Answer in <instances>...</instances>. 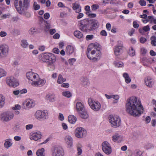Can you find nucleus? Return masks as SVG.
<instances>
[{"label":"nucleus","instance_id":"c756f323","mask_svg":"<svg viewBox=\"0 0 156 156\" xmlns=\"http://www.w3.org/2000/svg\"><path fill=\"white\" fill-rule=\"evenodd\" d=\"M122 139L121 136L118 133H115L112 137V140L114 142L120 140Z\"/></svg>","mask_w":156,"mask_h":156},{"label":"nucleus","instance_id":"2eb2a0df","mask_svg":"<svg viewBox=\"0 0 156 156\" xmlns=\"http://www.w3.org/2000/svg\"><path fill=\"white\" fill-rule=\"evenodd\" d=\"M145 85L149 87H152L154 84V80L150 76H148L144 79Z\"/></svg>","mask_w":156,"mask_h":156},{"label":"nucleus","instance_id":"c03bdc74","mask_svg":"<svg viewBox=\"0 0 156 156\" xmlns=\"http://www.w3.org/2000/svg\"><path fill=\"white\" fill-rule=\"evenodd\" d=\"M145 148L147 150L152 149L154 148L153 145L150 143H147L144 146Z\"/></svg>","mask_w":156,"mask_h":156},{"label":"nucleus","instance_id":"f704fd0d","mask_svg":"<svg viewBox=\"0 0 156 156\" xmlns=\"http://www.w3.org/2000/svg\"><path fill=\"white\" fill-rule=\"evenodd\" d=\"M29 45L27 41L26 40H22L21 41V46L23 48H27L28 47Z\"/></svg>","mask_w":156,"mask_h":156},{"label":"nucleus","instance_id":"dca6fc26","mask_svg":"<svg viewBox=\"0 0 156 156\" xmlns=\"http://www.w3.org/2000/svg\"><path fill=\"white\" fill-rule=\"evenodd\" d=\"M49 55V59L47 61L48 62V66L49 67L50 66H54V63L56 61V57L55 55L51 53H50Z\"/></svg>","mask_w":156,"mask_h":156},{"label":"nucleus","instance_id":"a18cd8bd","mask_svg":"<svg viewBox=\"0 0 156 156\" xmlns=\"http://www.w3.org/2000/svg\"><path fill=\"white\" fill-rule=\"evenodd\" d=\"M6 74V72L3 69H0V77L5 76Z\"/></svg>","mask_w":156,"mask_h":156},{"label":"nucleus","instance_id":"6e6d98bb","mask_svg":"<svg viewBox=\"0 0 156 156\" xmlns=\"http://www.w3.org/2000/svg\"><path fill=\"white\" fill-rule=\"evenodd\" d=\"M139 3L142 6H145L146 5V2L144 0H140L139 1Z\"/></svg>","mask_w":156,"mask_h":156},{"label":"nucleus","instance_id":"13d9d810","mask_svg":"<svg viewBox=\"0 0 156 156\" xmlns=\"http://www.w3.org/2000/svg\"><path fill=\"white\" fill-rule=\"evenodd\" d=\"M111 24L109 23H108L106 24V27L108 31H110L111 30Z\"/></svg>","mask_w":156,"mask_h":156},{"label":"nucleus","instance_id":"0e129e2a","mask_svg":"<svg viewBox=\"0 0 156 156\" xmlns=\"http://www.w3.org/2000/svg\"><path fill=\"white\" fill-rule=\"evenodd\" d=\"M33 127V125L32 124H29L26 126V129L27 130H29L31 129Z\"/></svg>","mask_w":156,"mask_h":156},{"label":"nucleus","instance_id":"7ed1b4c3","mask_svg":"<svg viewBox=\"0 0 156 156\" xmlns=\"http://www.w3.org/2000/svg\"><path fill=\"white\" fill-rule=\"evenodd\" d=\"M87 55L88 58L94 62H97L101 57L100 48L98 44H91L88 46Z\"/></svg>","mask_w":156,"mask_h":156},{"label":"nucleus","instance_id":"c85d7f7f","mask_svg":"<svg viewBox=\"0 0 156 156\" xmlns=\"http://www.w3.org/2000/svg\"><path fill=\"white\" fill-rule=\"evenodd\" d=\"M44 149L42 148L38 150L36 152V154L37 156H45L44 153Z\"/></svg>","mask_w":156,"mask_h":156},{"label":"nucleus","instance_id":"49530a36","mask_svg":"<svg viewBox=\"0 0 156 156\" xmlns=\"http://www.w3.org/2000/svg\"><path fill=\"white\" fill-rule=\"evenodd\" d=\"M37 29L34 28H32L30 29L29 32L31 34H33L34 33L37 32Z\"/></svg>","mask_w":156,"mask_h":156},{"label":"nucleus","instance_id":"58836bf2","mask_svg":"<svg viewBox=\"0 0 156 156\" xmlns=\"http://www.w3.org/2000/svg\"><path fill=\"white\" fill-rule=\"evenodd\" d=\"M114 64L115 66L118 67H122L124 65L123 63L122 62L117 61H114Z\"/></svg>","mask_w":156,"mask_h":156},{"label":"nucleus","instance_id":"5fc2aeb1","mask_svg":"<svg viewBox=\"0 0 156 156\" xmlns=\"http://www.w3.org/2000/svg\"><path fill=\"white\" fill-rule=\"evenodd\" d=\"M21 106L19 105H16L14 107L12 108V109L14 110H20L21 109Z\"/></svg>","mask_w":156,"mask_h":156},{"label":"nucleus","instance_id":"4be33fe9","mask_svg":"<svg viewBox=\"0 0 156 156\" xmlns=\"http://www.w3.org/2000/svg\"><path fill=\"white\" fill-rule=\"evenodd\" d=\"M50 53H45L41 54V60L43 62H47L49 59V55Z\"/></svg>","mask_w":156,"mask_h":156},{"label":"nucleus","instance_id":"0eeeda50","mask_svg":"<svg viewBox=\"0 0 156 156\" xmlns=\"http://www.w3.org/2000/svg\"><path fill=\"white\" fill-rule=\"evenodd\" d=\"M88 102L91 108L94 111H98L100 109L101 105L99 102L94 101L91 98L88 99Z\"/></svg>","mask_w":156,"mask_h":156},{"label":"nucleus","instance_id":"e433bc0d","mask_svg":"<svg viewBox=\"0 0 156 156\" xmlns=\"http://www.w3.org/2000/svg\"><path fill=\"white\" fill-rule=\"evenodd\" d=\"M81 82L82 84L84 85H88L89 84V80L87 78L83 77L81 78Z\"/></svg>","mask_w":156,"mask_h":156},{"label":"nucleus","instance_id":"b1692460","mask_svg":"<svg viewBox=\"0 0 156 156\" xmlns=\"http://www.w3.org/2000/svg\"><path fill=\"white\" fill-rule=\"evenodd\" d=\"M74 51V48L73 46L69 45L67 46L66 50V52L67 54H72Z\"/></svg>","mask_w":156,"mask_h":156},{"label":"nucleus","instance_id":"f3484780","mask_svg":"<svg viewBox=\"0 0 156 156\" xmlns=\"http://www.w3.org/2000/svg\"><path fill=\"white\" fill-rule=\"evenodd\" d=\"M42 135L40 132H34L30 136V139L31 140L37 141L41 138Z\"/></svg>","mask_w":156,"mask_h":156},{"label":"nucleus","instance_id":"a19ab883","mask_svg":"<svg viewBox=\"0 0 156 156\" xmlns=\"http://www.w3.org/2000/svg\"><path fill=\"white\" fill-rule=\"evenodd\" d=\"M151 43L154 46H156V37L155 36H151Z\"/></svg>","mask_w":156,"mask_h":156},{"label":"nucleus","instance_id":"39448f33","mask_svg":"<svg viewBox=\"0 0 156 156\" xmlns=\"http://www.w3.org/2000/svg\"><path fill=\"white\" fill-rule=\"evenodd\" d=\"M35 118L38 120H44L48 117V112L46 110H37L34 114Z\"/></svg>","mask_w":156,"mask_h":156},{"label":"nucleus","instance_id":"09e8293b","mask_svg":"<svg viewBox=\"0 0 156 156\" xmlns=\"http://www.w3.org/2000/svg\"><path fill=\"white\" fill-rule=\"evenodd\" d=\"M33 6L35 10H38L40 8V6L39 5L37 4V3L36 2H34Z\"/></svg>","mask_w":156,"mask_h":156},{"label":"nucleus","instance_id":"423d86ee","mask_svg":"<svg viewBox=\"0 0 156 156\" xmlns=\"http://www.w3.org/2000/svg\"><path fill=\"white\" fill-rule=\"evenodd\" d=\"M109 119L112 126L116 128L120 126L121 120L119 116L110 115L109 116Z\"/></svg>","mask_w":156,"mask_h":156},{"label":"nucleus","instance_id":"bf43d9fd","mask_svg":"<svg viewBox=\"0 0 156 156\" xmlns=\"http://www.w3.org/2000/svg\"><path fill=\"white\" fill-rule=\"evenodd\" d=\"M7 33L4 31H1L0 32V36L2 37H3L6 36Z\"/></svg>","mask_w":156,"mask_h":156},{"label":"nucleus","instance_id":"052dcab7","mask_svg":"<svg viewBox=\"0 0 156 156\" xmlns=\"http://www.w3.org/2000/svg\"><path fill=\"white\" fill-rule=\"evenodd\" d=\"M69 84L68 83H63L61 85V87H64L65 88H68L69 87Z\"/></svg>","mask_w":156,"mask_h":156},{"label":"nucleus","instance_id":"a211bd4d","mask_svg":"<svg viewBox=\"0 0 156 156\" xmlns=\"http://www.w3.org/2000/svg\"><path fill=\"white\" fill-rule=\"evenodd\" d=\"M76 108L78 112L83 110L84 108V105L81 102L78 101L76 104Z\"/></svg>","mask_w":156,"mask_h":156},{"label":"nucleus","instance_id":"20e7f679","mask_svg":"<svg viewBox=\"0 0 156 156\" xmlns=\"http://www.w3.org/2000/svg\"><path fill=\"white\" fill-rule=\"evenodd\" d=\"M26 76L30 83L34 86L41 87L46 83L45 79L40 78L37 74L32 72L27 73Z\"/></svg>","mask_w":156,"mask_h":156},{"label":"nucleus","instance_id":"79ce46f5","mask_svg":"<svg viewBox=\"0 0 156 156\" xmlns=\"http://www.w3.org/2000/svg\"><path fill=\"white\" fill-rule=\"evenodd\" d=\"M129 55L131 56H133L135 55V51L132 47L129 48Z\"/></svg>","mask_w":156,"mask_h":156},{"label":"nucleus","instance_id":"5701e85b","mask_svg":"<svg viewBox=\"0 0 156 156\" xmlns=\"http://www.w3.org/2000/svg\"><path fill=\"white\" fill-rule=\"evenodd\" d=\"M6 112H4L0 114V119L1 121L2 122H9Z\"/></svg>","mask_w":156,"mask_h":156},{"label":"nucleus","instance_id":"4468645a","mask_svg":"<svg viewBox=\"0 0 156 156\" xmlns=\"http://www.w3.org/2000/svg\"><path fill=\"white\" fill-rule=\"evenodd\" d=\"M14 5L17 11L20 12L21 11L24 10L22 0H15Z\"/></svg>","mask_w":156,"mask_h":156},{"label":"nucleus","instance_id":"aec40b11","mask_svg":"<svg viewBox=\"0 0 156 156\" xmlns=\"http://www.w3.org/2000/svg\"><path fill=\"white\" fill-rule=\"evenodd\" d=\"M13 144L12 140L11 139H7L5 140L4 143V147L6 149H8L11 147Z\"/></svg>","mask_w":156,"mask_h":156},{"label":"nucleus","instance_id":"a878e982","mask_svg":"<svg viewBox=\"0 0 156 156\" xmlns=\"http://www.w3.org/2000/svg\"><path fill=\"white\" fill-rule=\"evenodd\" d=\"M65 140L69 145L70 147H71L72 146L73 139L70 136H66L65 138Z\"/></svg>","mask_w":156,"mask_h":156},{"label":"nucleus","instance_id":"8fccbe9b","mask_svg":"<svg viewBox=\"0 0 156 156\" xmlns=\"http://www.w3.org/2000/svg\"><path fill=\"white\" fill-rule=\"evenodd\" d=\"M99 8V5L97 4H93L91 6L92 10L95 11Z\"/></svg>","mask_w":156,"mask_h":156},{"label":"nucleus","instance_id":"338daca9","mask_svg":"<svg viewBox=\"0 0 156 156\" xmlns=\"http://www.w3.org/2000/svg\"><path fill=\"white\" fill-rule=\"evenodd\" d=\"M100 34L103 36H106L107 35V33L105 30H103L101 31Z\"/></svg>","mask_w":156,"mask_h":156},{"label":"nucleus","instance_id":"37998d69","mask_svg":"<svg viewBox=\"0 0 156 156\" xmlns=\"http://www.w3.org/2000/svg\"><path fill=\"white\" fill-rule=\"evenodd\" d=\"M30 3V0H23V5L24 8H27L29 6Z\"/></svg>","mask_w":156,"mask_h":156},{"label":"nucleus","instance_id":"cd10ccee","mask_svg":"<svg viewBox=\"0 0 156 156\" xmlns=\"http://www.w3.org/2000/svg\"><path fill=\"white\" fill-rule=\"evenodd\" d=\"M68 120L70 123L74 124L76 121V118L74 115H71L69 116L68 117Z\"/></svg>","mask_w":156,"mask_h":156},{"label":"nucleus","instance_id":"f03ea898","mask_svg":"<svg viewBox=\"0 0 156 156\" xmlns=\"http://www.w3.org/2000/svg\"><path fill=\"white\" fill-rule=\"evenodd\" d=\"M79 26L81 30L86 33L96 29L99 26V23L96 20L85 19L79 22Z\"/></svg>","mask_w":156,"mask_h":156},{"label":"nucleus","instance_id":"7c9ffc66","mask_svg":"<svg viewBox=\"0 0 156 156\" xmlns=\"http://www.w3.org/2000/svg\"><path fill=\"white\" fill-rule=\"evenodd\" d=\"M7 116V117L8 118V121L9 122L12 120L14 117V114L11 112L7 111H5Z\"/></svg>","mask_w":156,"mask_h":156},{"label":"nucleus","instance_id":"864d4df0","mask_svg":"<svg viewBox=\"0 0 156 156\" xmlns=\"http://www.w3.org/2000/svg\"><path fill=\"white\" fill-rule=\"evenodd\" d=\"M76 59L74 58H72L69 59V62L70 65H73L74 63L76 61Z\"/></svg>","mask_w":156,"mask_h":156},{"label":"nucleus","instance_id":"e2e57ef3","mask_svg":"<svg viewBox=\"0 0 156 156\" xmlns=\"http://www.w3.org/2000/svg\"><path fill=\"white\" fill-rule=\"evenodd\" d=\"M58 118L60 120L63 121L64 120V117L63 115L61 113L59 114Z\"/></svg>","mask_w":156,"mask_h":156},{"label":"nucleus","instance_id":"69168bd1","mask_svg":"<svg viewBox=\"0 0 156 156\" xmlns=\"http://www.w3.org/2000/svg\"><path fill=\"white\" fill-rule=\"evenodd\" d=\"M140 41L142 43H144L147 41V39L146 38L143 37H141L140 38Z\"/></svg>","mask_w":156,"mask_h":156},{"label":"nucleus","instance_id":"6e6552de","mask_svg":"<svg viewBox=\"0 0 156 156\" xmlns=\"http://www.w3.org/2000/svg\"><path fill=\"white\" fill-rule=\"evenodd\" d=\"M6 83L10 87H15L19 85L18 80L13 77H7L6 79Z\"/></svg>","mask_w":156,"mask_h":156},{"label":"nucleus","instance_id":"9d476101","mask_svg":"<svg viewBox=\"0 0 156 156\" xmlns=\"http://www.w3.org/2000/svg\"><path fill=\"white\" fill-rule=\"evenodd\" d=\"M87 131L85 129L82 127L77 128L75 130V135L76 137L79 138H83L85 136Z\"/></svg>","mask_w":156,"mask_h":156},{"label":"nucleus","instance_id":"4d7b16f0","mask_svg":"<svg viewBox=\"0 0 156 156\" xmlns=\"http://www.w3.org/2000/svg\"><path fill=\"white\" fill-rule=\"evenodd\" d=\"M143 30L145 32H147L150 30V28L148 25L144 26L143 27Z\"/></svg>","mask_w":156,"mask_h":156},{"label":"nucleus","instance_id":"473e14b6","mask_svg":"<svg viewBox=\"0 0 156 156\" xmlns=\"http://www.w3.org/2000/svg\"><path fill=\"white\" fill-rule=\"evenodd\" d=\"M66 80V78H63L61 74H59L58 76L57 83L58 84H62Z\"/></svg>","mask_w":156,"mask_h":156},{"label":"nucleus","instance_id":"de8ad7c7","mask_svg":"<svg viewBox=\"0 0 156 156\" xmlns=\"http://www.w3.org/2000/svg\"><path fill=\"white\" fill-rule=\"evenodd\" d=\"M94 37V36L92 34L88 35L86 36V39L87 41H89L92 39Z\"/></svg>","mask_w":156,"mask_h":156},{"label":"nucleus","instance_id":"72a5a7b5","mask_svg":"<svg viewBox=\"0 0 156 156\" xmlns=\"http://www.w3.org/2000/svg\"><path fill=\"white\" fill-rule=\"evenodd\" d=\"M74 36L78 38H81L82 37L83 35L82 33L78 30L75 31L74 33Z\"/></svg>","mask_w":156,"mask_h":156},{"label":"nucleus","instance_id":"6ab92c4d","mask_svg":"<svg viewBox=\"0 0 156 156\" xmlns=\"http://www.w3.org/2000/svg\"><path fill=\"white\" fill-rule=\"evenodd\" d=\"M72 5L73 9L75 11L76 13H79L81 11V7L78 3L76 2L73 3Z\"/></svg>","mask_w":156,"mask_h":156},{"label":"nucleus","instance_id":"9b49d317","mask_svg":"<svg viewBox=\"0 0 156 156\" xmlns=\"http://www.w3.org/2000/svg\"><path fill=\"white\" fill-rule=\"evenodd\" d=\"M103 151L106 154H111L112 152V147L110 144L107 141L103 142L101 145Z\"/></svg>","mask_w":156,"mask_h":156},{"label":"nucleus","instance_id":"bb28decb","mask_svg":"<svg viewBox=\"0 0 156 156\" xmlns=\"http://www.w3.org/2000/svg\"><path fill=\"white\" fill-rule=\"evenodd\" d=\"M5 98L2 95L0 94V108L3 107L5 103Z\"/></svg>","mask_w":156,"mask_h":156},{"label":"nucleus","instance_id":"ddd939ff","mask_svg":"<svg viewBox=\"0 0 156 156\" xmlns=\"http://www.w3.org/2000/svg\"><path fill=\"white\" fill-rule=\"evenodd\" d=\"M23 108L25 109H29L35 106V102L32 100L28 99L23 102Z\"/></svg>","mask_w":156,"mask_h":156},{"label":"nucleus","instance_id":"774afa93","mask_svg":"<svg viewBox=\"0 0 156 156\" xmlns=\"http://www.w3.org/2000/svg\"><path fill=\"white\" fill-rule=\"evenodd\" d=\"M53 52L55 54H58L59 53V50L57 48H54L53 50Z\"/></svg>","mask_w":156,"mask_h":156},{"label":"nucleus","instance_id":"680f3d73","mask_svg":"<svg viewBox=\"0 0 156 156\" xmlns=\"http://www.w3.org/2000/svg\"><path fill=\"white\" fill-rule=\"evenodd\" d=\"M116 46H118L119 47L123 48V43L122 41H118V44Z\"/></svg>","mask_w":156,"mask_h":156},{"label":"nucleus","instance_id":"393cba45","mask_svg":"<svg viewBox=\"0 0 156 156\" xmlns=\"http://www.w3.org/2000/svg\"><path fill=\"white\" fill-rule=\"evenodd\" d=\"M41 20L44 25L45 30L46 31H48L51 27L50 24L47 21L45 20L43 18H41Z\"/></svg>","mask_w":156,"mask_h":156},{"label":"nucleus","instance_id":"3c124183","mask_svg":"<svg viewBox=\"0 0 156 156\" xmlns=\"http://www.w3.org/2000/svg\"><path fill=\"white\" fill-rule=\"evenodd\" d=\"M147 52V50L144 48H142L140 49L141 54L143 55H145Z\"/></svg>","mask_w":156,"mask_h":156},{"label":"nucleus","instance_id":"4c0bfd02","mask_svg":"<svg viewBox=\"0 0 156 156\" xmlns=\"http://www.w3.org/2000/svg\"><path fill=\"white\" fill-rule=\"evenodd\" d=\"M82 146L81 144L78 143L77 145V150L78 151L77 154L79 155H80L82 152V150L81 149Z\"/></svg>","mask_w":156,"mask_h":156},{"label":"nucleus","instance_id":"412c9836","mask_svg":"<svg viewBox=\"0 0 156 156\" xmlns=\"http://www.w3.org/2000/svg\"><path fill=\"white\" fill-rule=\"evenodd\" d=\"M122 48L115 46L114 48V53L116 56L120 55L122 52Z\"/></svg>","mask_w":156,"mask_h":156},{"label":"nucleus","instance_id":"603ef678","mask_svg":"<svg viewBox=\"0 0 156 156\" xmlns=\"http://www.w3.org/2000/svg\"><path fill=\"white\" fill-rule=\"evenodd\" d=\"M86 14L90 17H95L96 16V15L94 13H90V12H86Z\"/></svg>","mask_w":156,"mask_h":156},{"label":"nucleus","instance_id":"c9c22d12","mask_svg":"<svg viewBox=\"0 0 156 156\" xmlns=\"http://www.w3.org/2000/svg\"><path fill=\"white\" fill-rule=\"evenodd\" d=\"M80 116L82 118L84 119H87L88 116L86 111L84 110L80 113Z\"/></svg>","mask_w":156,"mask_h":156},{"label":"nucleus","instance_id":"f257e3e1","mask_svg":"<svg viewBox=\"0 0 156 156\" xmlns=\"http://www.w3.org/2000/svg\"><path fill=\"white\" fill-rule=\"evenodd\" d=\"M126 108V112L133 116L140 115L144 111L140 102L135 97H131L127 100Z\"/></svg>","mask_w":156,"mask_h":156},{"label":"nucleus","instance_id":"ea45409f","mask_svg":"<svg viewBox=\"0 0 156 156\" xmlns=\"http://www.w3.org/2000/svg\"><path fill=\"white\" fill-rule=\"evenodd\" d=\"M62 95L63 96L68 98H70L72 96V94L69 91H66L62 92Z\"/></svg>","mask_w":156,"mask_h":156},{"label":"nucleus","instance_id":"f8f14e48","mask_svg":"<svg viewBox=\"0 0 156 156\" xmlns=\"http://www.w3.org/2000/svg\"><path fill=\"white\" fill-rule=\"evenodd\" d=\"M51 155L52 156H63L64 151L61 147H55L52 150Z\"/></svg>","mask_w":156,"mask_h":156},{"label":"nucleus","instance_id":"2f4dec72","mask_svg":"<svg viewBox=\"0 0 156 156\" xmlns=\"http://www.w3.org/2000/svg\"><path fill=\"white\" fill-rule=\"evenodd\" d=\"M123 76L125 78V82L126 83H129L131 81V79L127 73H124L123 74Z\"/></svg>","mask_w":156,"mask_h":156},{"label":"nucleus","instance_id":"1a4fd4ad","mask_svg":"<svg viewBox=\"0 0 156 156\" xmlns=\"http://www.w3.org/2000/svg\"><path fill=\"white\" fill-rule=\"evenodd\" d=\"M9 48L6 44L0 45V58H2L6 57L8 54Z\"/></svg>","mask_w":156,"mask_h":156}]
</instances>
